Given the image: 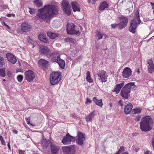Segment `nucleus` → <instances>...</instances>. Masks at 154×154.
<instances>
[{
	"instance_id": "obj_1",
	"label": "nucleus",
	"mask_w": 154,
	"mask_h": 154,
	"mask_svg": "<svg viewBox=\"0 0 154 154\" xmlns=\"http://www.w3.org/2000/svg\"><path fill=\"white\" fill-rule=\"evenodd\" d=\"M58 9L55 5L49 4L45 5L38 10L36 17L49 23L52 18L58 14Z\"/></svg>"
},
{
	"instance_id": "obj_2",
	"label": "nucleus",
	"mask_w": 154,
	"mask_h": 154,
	"mask_svg": "<svg viewBox=\"0 0 154 154\" xmlns=\"http://www.w3.org/2000/svg\"><path fill=\"white\" fill-rule=\"evenodd\" d=\"M152 123V119L150 116H146L143 117L140 122L141 130L145 132L150 131L152 127L150 125Z\"/></svg>"
},
{
	"instance_id": "obj_3",
	"label": "nucleus",
	"mask_w": 154,
	"mask_h": 154,
	"mask_svg": "<svg viewBox=\"0 0 154 154\" xmlns=\"http://www.w3.org/2000/svg\"><path fill=\"white\" fill-rule=\"evenodd\" d=\"M134 86V83L130 82L122 88L121 91L122 96L125 99H128L130 96L131 89Z\"/></svg>"
},
{
	"instance_id": "obj_4",
	"label": "nucleus",
	"mask_w": 154,
	"mask_h": 154,
	"mask_svg": "<svg viewBox=\"0 0 154 154\" xmlns=\"http://www.w3.org/2000/svg\"><path fill=\"white\" fill-rule=\"evenodd\" d=\"M66 30L67 34L69 35H77L79 32L78 27L72 23H68Z\"/></svg>"
},
{
	"instance_id": "obj_5",
	"label": "nucleus",
	"mask_w": 154,
	"mask_h": 154,
	"mask_svg": "<svg viewBox=\"0 0 154 154\" xmlns=\"http://www.w3.org/2000/svg\"><path fill=\"white\" fill-rule=\"evenodd\" d=\"M61 79V75L60 73L53 72L50 76V83L52 85H55L59 82Z\"/></svg>"
},
{
	"instance_id": "obj_6",
	"label": "nucleus",
	"mask_w": 154,
	"mask_h": 154,
	"mask_svg": "<svg viewBox=\"0 0 154 154\" xmlns=\"http://www.w3.org/2000/svg\"><path fill=\"white\" fill-rule=\"evenodd\" d=\"M98 76L97 79L99 81L102 82H105L107 81L108 75L104 70H100L97 74Z\"/></svg>"
},
{
	"instance_id": "obj_7",
	"label": "nucleus",
	"mask_w": 154,
	"mask_h": 154,
	"mask_svg": "<svg viewBox=\"0 0 154 154\" xmlns=\"http://www.w3.org/2000/svg\"><path fill=\"white\" fill-rule=\"evenodd\" d=\"M62 8L66 14L67 15H70V6L67 0H63L62 3Z\"/></svg>"
},
{
	"instance_id": "obj_8",
	"label": "nucleus",
	"mask_w": 154,
	"mask_h": 154,
	"mask_svg": "<svg viewBox=\"0 0 154 154\" xmlns=\"http://www.w3.org/2000/svg\"><path fill=\"white\" fill-rule=\"evenodd\" d=\"M76 137L70 136L68 133L67 134L66 136L63 137L62 142L64 145L70 144L71 142L75 140Z\"/></svg>"
},
{
	"instance_id": "obj_9",
	"label": "nucleus",
	"mask_w": 154,
	"mask_h": 154,
	"mask_svg": "<svg viewBox=\"0 0 154 154\" xmlns=\"http://www.w3.org/2000/svg\"><path fill=\"white\" fill-rule=\"evenodd\" d=\"M118 18L120 21L119 23V29H122L125 28L127 25L128 20L126 17L124 16L119 17Z\"/></svg>"
},
{
	"instance_id": "obj_10",
	"label": "nucleus",
	"mask_w": 154,
	"mask_h": 154,
	"mask_svg": "<svg viewBox=\"0 0 154 154\" xmlns=\"http://www.w3.org/2000/svg\"><path fill=\"white\" fill-rule=\"evenodd\" d=\"M25 79L28 82H32L35 79V74L32 71L29 70L25 73Z\"/></svg>"
},
{
	"instance_id": "obj_11",
	"label": "nucleus",
	"mask_w": 154,
	"mask_h": 154,
	"mask_svg": "<svg viewBox=\"0 0 154 154\" xmlns=\"http://www.w3.org/2000/svg\"><path fill=\"white\" fill-rule=\"evenodd\" d=\"M63 151L65 154H73L75 152V147L73 146L69 147H63Z\"/></svg>"
},
{
	"instance_id": "obj_12",
	"label": "nucleus",
	"mask_w": 154,
	"mask_h": 154,
	"mask_svg": "<svg viewBox=\"0 0 154 154\" xmlns=\"http://www.w3.org/2000/svg\"><path fill=\"white\" fill-rule=\"evenodd\" d=\"M137 23L135 20L133 19L131 20V21L129 31L133 33H134L135 32V30L137 27Z\"/></svg>"
},
{
	"instance_id": "obj_13",
	"label": "nucleus",
	"mask_w": 154,
	"mask_h": 154,
	"mask_svg": "<svg viewBox=\"0 0 154 154\" xmlns=\"http://www.w3.org/2000/svg\"><path fill=\"white\" fill-rule=\"evenodd\" d=\"M132 75V71L129 68L127 67L125 68L122 73L123 78L129 79Z\"/></svg>"
},
{
	"instance_id": "obj_14",
	"label": "nucleus",
	"mask_w": 154,
	"mask_h": 154,
	"mask_svg": "<svg viewBox=\"0 0 154 154\" xmlns=\"http://www.w3.org/2000/svg\"><path fill=\"white\" fill-rule=\"evenodd\" d=\"M78 138L76 140L77 143L79 145H82L85 138L83 134L81 132H78Z\"/></svg>"
},
{
	"instance_id": "obj_15",
	"label": "nucleus",
	"mask_w": 154,
	"mask_h": 154,
	"mask_svg": "<svg viewBox=\"0 0 154 154\" xmlns=\"http://www.w3.org/2000/svg\"><path fill=\"white\" fill-rule=\"evenodd\" d=\"M31 28L30 24L27 22H24L21 25V29L22 31L26 32L29 31Z\"/></svg>"
},
{
	"instance_id": "obj_16",
	"label": "nucleus",
	"mask_w": 154,
	"mask_h": 154,
	"mask_svg": "<svg viewBox=\"0 0 154 154\" xmlns=\"http://www.w3.org/2000/svg\"><path fill=\"white\" fill-rule=\"evenodd\" d=\"M148 72L150 73H152L154 72V63L152 59L147 61Z\"/></svg>"
},
{
	"instance_id": "obj_17",
	"label": "nucleus",
	"mask_w": 154,
	"mask_h": 154,
	"mask_svg": "<svg viewBox=\"0 0 154 154\" xmlns=\"http://www.w3.org/2000/svg\"><path fill=\"white\" fill-rule=\"evenodd\" d=\"M6 57L8 60L12 64H14L17 62V60L16 57L11 54H6Z\"/></svg>"
},
{
	"instance_id": "obj_18",
	"label": "nucleus",
	"mask_w": 154,
	"mask_h": 154,
	"mask_svg": "<svg viewBox=\"0 0 154 154\" xmlns=\"http://www.w3.org/2000/svg\"><path fill=\"white\" fill-rule=\"evenodd\" d=\"M51 152L53 154H56L58 152L59 147L54 143L50 144Z\"/></svg>"
},
{
	"instance_id": "obj_19",
	"label": "nucleus",
	"mask_w": 154,
	"mask_h": 154,
	"mask_svg": "<svg viewBox=\"0 0 154 154\" xmlns=\"http://www.w3.org/2000/svg\"><path fill=\"white\" fill-rule=\"evenodd\" d=\"M40 51L42 54H48L50 50L46 46L41 45L40 47Z\"/></svg>"
},
{
	"instance_id": "obj_20",
	"label": "nucleus",
	"mask_w": 154,
	"mask_h": 154,
	"mask_svg": "<svg viewBox=\"0 0 154 154\" xmlns=\"http://www.w3.org/2000/svg\"><path fill=\"white\" fill-rule=\"evenodd\" d=\"M124 82H123L120 84H117L112 91L116 92V94H118L120 91L121 88L124 85Z\"/></svg>"
},
{
	"instance_id": "obj_21",
	"label": "nucleus",
	"mask_w": 154,
	"mask_h": 154,
	"mask_svg": "<svg viewBox=\"0 0 154 154\" xmlns=\"http://www.w3.org/2000/svg\"><path fill=\"white\" fill-rule=\"evenodd\" d=\"M38 63L39 65L42 66L43 69H44L48 66V61L44 59H41L39 60Z\"/></svg>"
},
{
	"instance_id": "obj_22",
	"label": "nucleus",
	"mask_w": 154,
	"mask_h": 154,
	"mask_svg": "<svg viewBox=\"0 0 154 154\" xmlns=\"http://www.w3.org/2000/svg\"><path fill=\"white\" fill-rule=\"evenodd\" d=\"M72 5L73 10L74 12H75L76 11L78 12L80 11V9L79 7V5L76 2H72Z\"/></svg>"
},
{
	"instance_id": "obj_23",
	"label": "nucleus",
	"mask_w": 154,
	"mask_h": 154,
	"mask_svg": "<svg viewBox=\"0 0 154 154\" xmlns=\"http://www.w3.org/2000/svg\"><path fill=\"white\" fill-rule=\"evenodd\" d=\"M133 108V105L131 103H129L126 105L124 109L125 113L126 114H128L130 112Z\"/></svg>"
},
{
	"instance_id": "obj_24",
	"label": "nucleus",
	"mask_w": 154,
	"mask_h": 154,
	"mask_svg": "<svg viewBox=\"0 0 154 154\" xmlns=\"http://www.w3.org/2000/svg\"><path fill=\"white\" fill-rule=\"evenodd\" d=\"M94 111L92 112L85 118L86 121L87 122H90L92 120L94 116Z\"/></svg>"
},
{
	"instance_id": "obj_25",
	"label": "nucleus",
	"mask_w": 154,
	"mask_h": 154,
	"mask_svg": "<svg viewBox=\"0 0 154 154\" xmlns=\"http://www.w3.org/2000/svg\"><path fill=\"white\" fill-rule=\"evenodd\" d=\"M47 34L49 38L52 39L55 38L59 35V34L58 33H54L51 32H48Z\"/></svg>"
},
{
	"instance_id": "obj_26",
	"label": "nucleus",
	"mask_w": 154,
	"mask_h": 154,
	"mask_svg": "<svg viewBox=\"0 0 154 154\" xmlns=\"http://www.w3.org/2000/svg\"><path fill=\"white\" fill-rule=\"evenodd\" d=\"M93 100L97 105L99 106L102 107L103 105L102 99L97 100L96 97H94L93 98Z\"/></svg>"
},
{
	"instance_id": "obj_27",
	"label": "nucleus",
	"mask_w": 154,
	"mask_h": 154,
	"mask_svg": "<svg viewBox=\"0 0 154 154\" xmlns=\"http://www.w3.org/2000/svg\"><path fill=\"white\" fill-rule=\"evenodd\" d=\"M108 7V5L106 2L101 3L99 6V9L100 10H103Z\"/></svg>"
},
{
	"instance_id": "obj_28",
	"label": "nucleus",
	"mask_w": 154,
	"mask_h": 154,
	"mask_svg": "<svg viewBox=\"0 0 154 154\" xmlns=\"http://www.w3.org/2000/svg\"><path fill=\"white\" fill-rule=\"evenodd\" d=\"M46 37L45 35L43 34H41L39 35L38 38L41 41L47 43L48 42V40Z\"/></svg>"
},
{
	"instance_id": "obj_29",
	"label": "nucleus",
	"mask_w": 154,
	"mask_h": 154,
	"mask_svg": "<svg viewBox=\"0 0 154 154\" xmlns=\"http://www.w3.org/2000/svg\"><path fill=\"white\" fill-rule=\"evenodd\" d=\"M41 142L43 146L46 148L48 147L49 144L50 145V144L52 143L49 140H47L46 139H43Z\"/></svg>"
},
{
	"instance_id": "obj_30",
	"label": "nucleus",
	"mask_w": 154,
	"mask_h": 154,
	"mask_svg": "<svg viewBox=\"0 0 154 154\" xmlns=\"http://www.w3.org/2000/svg\"><path fill=\"white\" fill-rule=\"evenodd\" d=\"M35 5L38 8H39L43 6V3L41 0H35L34 1Z\"/></svg>"
},
{
	"instance_id": "obj_31",
	"label": "nucleus",
	"mask_w": 154,
	"mask_h": 154,
	"mask_svg": "<svg viewBox=\"0 0 154 154\" xmlns=\"http://www.w3.org/2000/svg\"><path fill=\"white\" fill-rule=\"evenodd\" d=\"M57 63L62 69L64 68L65 66V63L64 60L60 58V59H59Z\"/></svg>"
},
{
	"instance_id": "obj_32",
	"label": "nucleus",
	"mask_w": 154,
	"mask_h": 154,
	"mask_svg": "<svg viewBox=\"0 0 154 154\" xmlns=\"http://www.w3.org/2000/svg\"><path fill=\"white\" fill-rule=\"evenodd\" d=\"M86 75V79L88 82L90 83H92L93 82V80L91 77L89 71L87 72Z\"/></svg>"
},
{
	"instance_id": "obj_33",
	"label": "nucleus",
	"mask_w": 154,
	"mask_h": 154,
	"mask_svg": "<svg viewBox=\"0 0 154 154\" xmlns=\"http://www.w3.org/2000/svg\"><path fill=\"white\" fill-rule=\"evenodd\" d=\"M64 41L66 42L72 43L74 44L76 42V40L71 38L66 37L65 38Z\"/></svg>"
},
{
	"instance_id": "obj_34",
	"label": "nucleus",
	"mask_w": 154,
	"mask_h": 154,
	"mask_svg": "<svg viewBox=\"0 0 154 154\" xmlns=\"http://www.w3.org/2000/svg\"><path fill=\"white\" fill-rule=\"evenodd\" d=\"M103 34L99 32H97L96 34V38L97 40L101 39L103 36Z\"/></svg>"
},
{
	"instance_id": "obj_35",
	"label": "nucleus",
	"mask_w": 154,
	"mask_h": 154,
	"mask_svg": "<svg viewBox=\"0 0 154 154\" xmlns=\"http://www.w3.org/2000/svg\"><path fill=\"white\" fill-rule=\"evenodd\" d=\"M141 111V109L139 108H137L132 109V112L133 114H136L140 113Z\"/></svg>"
},
{
	"instance_id": "obj_36",
	"label": "nucleus",
	"mask_w": 154,
	"mask_h": 154,
	"mask_svg": "<svg viewBox=\"0 0 154 154\" xmlns=\"http://www.w3.org/2000/svg\"><path fill=\"white\" fill-rule=\"evenodd\" d=\"M60 55L53 57L51 59V61L53 62L57 63L58 60L60 59Z\"/></svg>"
},
{
	"instance_id": "obj_37",
	"label": "nucleus",
	"mask_w": 154,
	"mask_h": 154,
	"mask_svg": "<svg viewBox=\"0 0 154 154\" xmlns=\"http://www.w3.org/2000/svg\"><path fill=\"white\" fill-rule=\"evenodd\" d=\"M5 69L3 68L2 69H0V76L2 77H4L5 75Z\"/></svg>"
},
{
	"instance_id": "obj_38",
	"label": "nucleus",
	"mask_w": 154,
	"mask_h": 154,
	"mask_svg": "<svg viewBox=\"0 0 154 154\" xmlns=\"http://www.w3.org/2000/svg\"><path fill=\"white\" fill-rule=\"evenodd\" d=\"M5 64L4 59L2 57L0 56V67H2Z\"/></svg>"
},
{
	"instance_id": "obj_39",
	"label": "nucleus",
	"mask_w": 154,
	"mask_h": 154,
	"mask_svg": "<svg viewBox=\"0 0 154 154\" xmlns=\"http://www.w3.org/2000/svg\"><path fill=\"white\" fill-rule=\"evenodd\" d=\"M29 13L31 14H35L36 12V9L33 8H29Z\"/></svg>"
},
{
	"instance_id": "obj_40",
	"label": "nucleus",
	"mask_w": 154,
	"mask_h": 154,
	"mask_svg": "<svg viewBox=\"0 0 154 154\" xmlns=\"http://www.w3.org/2000/svg\"><path fill=\"white\" fill-rule=\"evenodd\" d=\"M23 78V76L21 75H19L17 76V79L20 82H21L22 81Z\"/></svg>"
},
{
	"instance_id": "obj_41",
	"label": "nucleus",
	"mask_w": 154,
	"mask_h": 154,
	"mask_svg": "<svg viewBox=\"0 0 154 154\" xmlns=\"http://www.w3.org/2000/svg\"><path fill=\"white\" fill-rule=\"evenodd\" d=\"M27 39H28V41L29 43L31 44H32V47H34V44L33 43V41L32 40V39H31V38H30V37H28Z\"/></svg>"
},
{
	"instance_id": "obj_42",
	"label": "nucleus",
	"mask_w": 154,
	"mask_h": 154,
	"mask_svg": "<svg viewBox=\"0 0 154 154\" xmlns=\"http://www.w3.org/2000/svg\"><path fill=\"white\" fill-rule=\"evenodd\" d=\"M124 148L123 146H121L119 150L117 152L119 154H121V153L124 150Z\"/></svg>"
},
{
	"instance_id": "obj_43",
	"label": "nucleus",
	"mask_w": 154,
	"mask_h": 154,
	"mask_svg": "<svg viewBox=\"0 0 154 154\" xmlns=\"http://www.w3.org/2000/svg\"><path fill=\"white\" fill-rule=\"evenodd\" d=\"M92 103V101L89 98H87L85 102V104L88 105Z\"/></svg>"
},
{
	"instance_id": "obj_44",
	"label": "nucleus",
	"mask_w": 154,
	"mask_h": 154,
	"mask_svg": "<svg viewBox=\"0 0 154 154\" xmlns=\"http://www.w3.org/2000/svg\"><path fill=\"white\" fill-rule=\"evenodd\" d=\"M97 1L98 0H88V2L90 3H91L92 4H93L95 2Z\"/></svg>"
},
{
	"instance_id": "obj_45",
	"label": "nucleus",
	"mask_w": 154,
	"mask_h": 154,
	"mask_svg": "<svg viewBox=\"0 0 154 154\" xmlns=\"http://www.w3.org/2000/svg\"><path fill=\"white\" fill-rule=\"evenodd\" d=\"M26 122L27 124L30 125H33L32 124H31L30 122V119L29 118H27L26 119Z\"/></svg>"
},
{
	"instance_id": "obj_46",
	"label": "nucleus",
	"mask_w": 154,
	"mask_h": 154,
	"mask_svg": "<svg viewBox=\"0 0 154 154\" xmlns=\"http://www.w3.org/2000/svg\"><path fill=\"white\" fill-rule=\"evenodd\" d=\"M132 150L133 151H135L136 152H138L139 149L137 147H135V146H132Z\"/></svg>"
},
{
	"instance_id": "obj_47",
	"label": "nucleus",
	"mask_w": 154,
	"mask_h": 154,
	"mask_svg": "<svg viewBox=\"0 0 154 154\" xmlns=\"http://www.w3.org/2000/svg\"><path fill=\"white\" fill-rule=\"evenodd\" d=\"M141 116L140 115L137 116L135 119V121H140L141 118Z\"/></svg>"
},
{
	"instance_id": "obj_48",
	"label": "nucleus",
	"mask_w": 154,
	"mask_h": 154,
	"mask_svg": "<svg viewBox=\"0 0 154 154\" xmlns=\"http://www.w3.org/2000/svg\"><path fill=\"white\" fill-rule=\"evenodd\" d=\"M119 104L122 106H123V103L122 100H119L118 101Z\"/></svg>"
},
{
	"instance_id": "obj_49",
	"label": "nucleus",
	"mask_w": 154,
	"mask_h": 154,
	"mask_svg": "<svg viewBox=\"0 0 154 154\" xmlns=\"http://www.w3.org/2000/svg\"><path fill=\"white\" fill-rule=\"evenodd\" d=\"M25 151L22 150L21 149H19L18 151V152L20 154H23L24 153Z\"/></svg>"
},
{
	"instance_id": "obj_50",
	"label": "nucleus",
	"mask_w": 154,
	"mask_h": 154,
	"mask_svg": "<svg viewBox=\"0 0 154 154\" xmlns=\"http://www.w3.org/2000/svg\"><path fill=\"white\" fill-rule=\"evenodd\" d=\"M117 25H119V24H116V23H114L111 25V26L112 28H115L117 26Z\"/></svg>"
},
{
	"instance_id": "obj_51",
	"label": "nucleus",
	"mask_w": 154,
	"mask_h": 154,
	"mask_svg": "<svg viewBox=\"0 0 154 154\" xmlns=\"http://www.w3.org/2000/svg\"><path fill=\"white\" fill-rule=\"evenodd\" d=\"M0 6L2 9H6L7 8V5H1Z\"/></svg>"
},
{
	"instance_id": "obj_52",
	"label": "nucleus",
	"mask_w": 154,
	"mask_h": 154,
	"mask_svg": "<svg viewBox=\"0 0 154 154\" xmlns=\"http://www.w3.org/2000/svg\"><path fill=\"white\" fill-rule=\"evenodd\" d=\"M2 145H6L5 142L3 139L0 140Z\"/></svg>"
},
{
	"instance_id": "obj_53",
	"label": "nucleus",
	"mask_w": 154,
	"mask_h": 154,
	"mask_svg": "<svg viewBox=\"0 0 154 154\" xmlns=\"http://www.w3.org/2000/svg\"><path fill=\"white\" fill-rule=\"evenodd\" d=\"M109 106V109L110 110L111 109V107L112 106V104L111 102L109 103L108 104Z\"/></svg>"
},
{
	"instance_id": "obj_54",
	"label": "nucleus",
	"mask_w": 154,
	"mask_h": 154,
	"mask_svg": "<svg viewBox=\"0 0 154 154\" xmlns=\"http://www.w3.org/2000/svg\"><path fill=\"white\" fill-rule=\"evenodd\" d=\"M12 15L14 16H15V15L14 14H8L7 15V16L8 17H11Z\"/></svg>"
},
{
	"instance_id": "obj_55",
	"label": "nucleus",
	"mask_w": 154,
	"mask_h": 154,
	"mask_svg": "<svg viewBox=\"0 0 154 154\" xmlns=\"http://www.w3.org/2000/svg\"><path fill=\"white\" fill-rule=\"evenodd\" d=\"M144 154H151L150 152L149 151H146L145 152Z\"/></svg>"
},
{
	"instance_id": "obj_56",
	"label": "nucleus",
	"mask_w": 154,
	"mask_h": 154,
	"mask_svg": "<svg viewBox=\"0 0 154 154\" xmlns=\"http://www.w3.org/2000/svg\"><path fill=\"white\" fill-rule=\"evenodd\" d=\"M75 114L74 113H72L71 114V116L72 117H75Z\"/></svg>"
},
{
	"instance_id": "obj_57",
	"label": "nucleus",
	"mask_w": 154,
	"mask_h": 154,
	"mask_svg": "<svg viewBox=\"0 0 154 154\" xmlns=\"http://www.w3.org/2000/svg\"><path fill=\"white\" fill-rule=\"evenodd\" d=\"M137 20L138 22V24H139L140 23V18H139V16H138V18H137Z\"/></svg>"
},
{
	"instance_id": "obj_58",
	"label": "nucleus",
	"mask_w": 154,
	"mask_h": 154,
	"mask_svg": "<svg viewBox=\"0 0 154 154\" xmlns=\"http://www.w3.org/2000/svg\"><path fill=\"white\" fill-rule=\"evenodd\" d=\"M8 146L9 149H11L10 145V143H9L8 144Z\"/></svg>"
},
{
	"instance_id": "obj_59",
	"label": "nucleus",
	"mask_w": 154,
	"mask_h": 154,
	"mask_svg": "<svg viewBox=\"0 0 154 154\" xmlns=\"http://www.w3.org/2000/svg\"><path fill=\"white\" fill-rule=\"evenodd\" d=\"M5 26L8 28V29H10V27L7 24H5Z\"/></svg>"
},
{
	"instance_id": "obj_60",
	"label": "nucleus",
	"mask_w": 154,
	"mask_h": 154,
	"mask_svg": "<svg viewBox=\"0 0 154 154\" xmlns=\"http://www.w3.org/2000/svg\"><path fill=\"white\" fill-rule=\"evenodd\" d=\"M128 153L127 152H123L121 154H128Z\"/></svg>"
},
{
	"instance_id": "obj_61",
	"label": "nucleus",
	"mask_w": 154,
	"mask_h": 154,
	"mask_svg": "<svg viewBox=\"0 0 154 154\" xmlns=\"http://www.w3.org/2000/svg\"><path fill=\"white\" fill-rule=\"evenodd\" d=\"M3 139V138L2 136L1 135H0V140H2Z\"/></svg>"
},
{
	"instance_id": "obj_62",
	"label": "nucleus",
	"mask_w": 154,
	"mask_h": 154,
	"mask_svg": "<svg viewBox=\"0 0 154 154\" xmlns=\"http://www.w3.org/2000/svg\"><path fill=\"white\" fill-rule=\"evenodd\" d=\"M14 132L15 133V134H17L18 132V131H17V130H14Z\"/></svg>"
},
{
	"instance_id": "obj_63",
	"label": "nucleus",
	"mask_w": 154,
	"mask_h": 154,
	"mask_svg": "<svg viewBox=\"0 0 154 154\" xmlns=\"http://www.w3.org/2000/svg\"><path fill=\"white\" fill-rule=\"evenodd\" d=\"M103 36H104L105 38H106L107 36L105 34H103Z\"/></svg>"
},
{
	"instance_id": "obj_64",
	"label": "nucleus",
	"mask_w": 154,
	"mask_h": 154,
	"mask_svg": "<svg viewBox=\"0 0 154 154\" xmlns=\"http://www.w3.org/2000/svg\"><path fill=\"white\" fill-rule=\"evenodd\" d=\"M154 38V36H152V37H151V38L149 39V40H150V39H153V38Z\"/></svg>"
}]
</instances>
